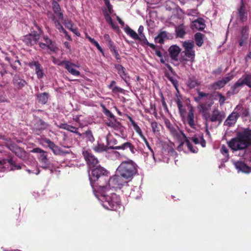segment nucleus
I'll list each match as a JSON object with an SVG mask.
<instances>
[{"mask_svg":"<svg viewBox=\"0 0 251 251\" xmlns=\"http://www.w3.org/2000/svg\"><path fill=\"white\" fill-rule=\"evenodd\" d=\"M104 3L107 8L108 11L109 13H112L113 11L112 6L110 3L109 0H103Z\"/></svg>","mask_w":251,"mask_h":251,"instance_id":"52","label":"nucleus"},{"mask_svg":"<svg viewBox=\"0 0 251 251\" xmlns=\"http://www.w3.org/2000/svg\"><path fill=\"white\" fill-rule=\"evenodd\" d=\"M108 148L104 144H98L97 146L93 148L94 150L98 152H101L104 151H106Z\"/></svg>","mask_w":251,"mask_h":251,"instance_id":"45","label":"nucleus"},{"mask_svg":"<svg viewBox=\"0 0 251 251\" xmlns=\"http://www.w3.org/2000/svg\"><path fill=\"white\" fill-rule=\"evenodd\" d=\"M238 18L242 22H246L248 18V13L246 10L245 4L242 1L238 9Z\"/></svg>","mask_w":251,"mask_h":251,"instance_id":"24","label":"nucleus"},{"mask_svg":"<svg viewBox=\"0 0 251 251\" xmlns=\"http://www.w3.org/2000/svg\"><path fill=\"white\" fill-rule=\"evenodd\" d=\"M83 155L90 168H93L97 166L99 161L90 151H83Z\"/></svg>","mask_w":251,"mask_h":251,"instance_id":"13","label":"nucleus"},{"mask_svg":"<svg viewBox=\"0 0 251 251\" xmlns=\"http://www.w3.org/2000/svg\"><path fill=\"white\" fill-rule=\"evenodd\" d=\"M52 8L54 13L56 14L60 20L63 19V14L61 11V8L59 3L55 0H53L52 2Z\"/></svg>","mask_w":251,"mask_h":251,"instance_id":"31","label":"nucleus"},{"mask_svg":"<svg viewBox=\"0 0 251 251\" xmlns=\"http://www.w3.org/2000/svg\"><path fill=\"white\" fill-rule=\"evenodd\" d=\"M43 39L45 42L44 43L47 44V49L53 52H56L58 50L55 42L51 40L47 35H44Z\"/></svg>","mask_w":251,"mask_h":251,"instance_id":"26","label":"nucleus"},{"mask_svg":"<svg viewBox=\"0 0 251 251\" xmlns=\"http://www.w3.org/2000/svg\"><path fill=\"white\" fill-rule=\"evenodd\" d=\"M165 125L169 130L170 134L174 138L177 140H179L180 139V133H181L180 131H182L179 129L178 126L176 127L168 119H166L165 120Z\"/></svg>","mask_w":251,"mask_h":251,"instance_id":"12","label":"nucleus"},{"mask_svg":"<svg viewBox=\"0 0 251 251\" xmlns=\"http://www.w3.org/2000/svg\"><path fill=\"white\" fill-rule=\"evenodd\" d=\"M107 182H108L109 186L112 188H121L126 183H127L128 181L126 180L120 175H115L113 176L110 178H108Z\"/></svg>","mask_w":251,"mask_h":251,"instance_id":"9","label":"nucleus"},{"mask_svg":"<svg viewBox=\"0 0 251 251\" xmlns=\"http://www.w3.org/2000/svg\"><path fill=\"white\" fill-rule=\"evenodd\" d=\"M166 34L165 32L160 33L154 39L155 43L162 44L164 42V38L166 37Z\"/></svg>","mask_w":251,"mask_h":251,"instance_id":"44","label":"nucleus"},{"mask_svg":"<svg viewBox=\"0 0 251 251\" xmlns=\"http://www.w3.org/2000/svg\"><path fill=\"white\" fill-rule=\"evenodd\" d=\"M143 31H144V26L143 25H140L139 28H138V35H143L144 33H143Z\"/></svg>","mask_w":251,"mask_h":251,"instance_id":"64","label":"nucleus"},{"mask_svg":"<svg viewBox=\"0 0 251 251\" xmlns=\"http://www.w3.org/2000/svg\"><path fill=\"white\" fill-rule=\"evenodd\" d=\"M86 37L87 39L89 40V41L93 45H94L96 47L98 45V42L96 41L94 38H91L88 35H86Z\"/></svg>","mask_w":251,"mask_h":251,"instance_id":"56","label":"nucleus"},{"mask_svg":"<svg viewBox=\"0 0 251 251\" xmlns=\"http://www.w3.org/2000/svg\"><path fill=\"white\" fill-rule=\"evenodd\" d=\"M249 28L248 26L245 25L242 28L241 31V36L239 41V45L242 47L246 43L249 37Z\"/></svg>","mask_w":251,"mask_h":251,"instance_id":"25","label":"nucleus"},{"mask_svg":"<svg viewBox=\"0 0 251 251\" xmlns=\"http://www.w3.org/2000/svg\"><path fill=\"white\" fill-rule=\"evenodd\" d=\"M228 145L233 151H244V153L241 156L246 159L248 154L251 155V151L248 149V147L251 145V129L245 128L243 131L237 132L236 136L228 142Z\"/></svg>","mask_w":251,"mask_h":251,"instance_id":"1","label":"nucleus"},{"mask_svg":"<svg viewBox=\"0 0 251 251\" xmlns=\"http://www.w3.org/2000/svg\"><path fill=\"white\" fill-rule=\"evenodd\" d=\"M111 13H109V12L106 11V10L105 11V12H104V18L105 19V21H106V22L109 24L110 23H111L112 21H113L111 17H110V14Z\"/></svg>","mask_w":251,"mask_h":251,"instance_id":"50","label":"nucleus"},{"mask_svg":"<svg viewBox=\"0 0 251 251\" xmlns=\"http://www.w3.org/2000/svg\"><path fill=\"white\" fill-rule=\"evenodd\" d=\"M103 205L108 210H117L121 205L120 199L116 194L113 193L111 196L106 198V200L103 202Z\"/></svg>","mask_w":251,"mask_h":251,"instance_id":"7","label":"nucleus"},{"mask_svg":"<svg viewBox=\"0 0 251 251\" xmlns=\"http://www.w3.org/2000/svg\"><path fill=\"white\" fill-rule=\"evenodd\" d=\"M168 52L171 59L173 60L177 61L178 60V55L180 52V49L176 45H173L169 48Z\"/></svg>","mask_w":251,"mask_h":251,"instance_id":"27","label":"nucleus"},{"mask_svg":"<svg viewBox=\"0 0 251 251\" xmlns=\"http://www.w3.org/2000/svg\"><path fill=\"white\" fill-rule=\"evenodd\" d=\"M115 68L117 71L118 74L120 77L123 79L126 83L129 80V76L126 72V69L122 65L117 64L114 65Z\"/></svg>","mask_w":251,"mask_h":251,"instance_id":"21","label":"nucleus"},{"mask_svg":"<svg viewBox=\"0 0 251 251\" xmlns=\"http://www.w3.org/2000/svg\"><path fill=\"white\" fill-rule=\"evenodd\" d=\"M48 126L47 123L39 118L36 120L33 127V131L37 134H39L40 131L46 129Z\"/></svg>","mask_w":251,"mask_h":251,"instance_id":"20","label":"nucleus"},{"mask_svg":"<svg viewBox=\"0 0 251 251\" xmlns=\"http://www.w3.org/2000/svg\"><path fill=\"white\" fill-rule=\"evenodd\" d=\"M151 126L152 129V131L154 133L158 132L159 131V127L158 125V123L156 122H152L151 123Z\"/></svg>","mask_w":251,"mask_h":251,"instance_id":"48","label":"nucleus"},{"mask_svg":"<svg viewBox=\"0 0 251 251\" xmlns=\"http://www.w3.org/2000/svg\"><path fill=\"white\" fill-rule=\"evenodd\" d=\"M111 52H112L113 55L115 56V57L117 60H120L121 59L120 56L116 49L114 50H113V51Z\"/></svg>","mask_w":251,"mask_h":251,"instance_id":"60","label":"nucleus"},{"mask_svg":"<svg viewBox=\"0 0 251 251\" xmlns=\"http://www.w3.org/2000/svg\"><path fill=\"white\" fill-rule=\"evenodd\" d=\"M112 92L114 93H122L124 92V89L118 87V86H114L112 89Z\"/></svg>","mask_w":251,"mask_h":251,"instance_id":"54","label":"nucleus"},{"mask_svg":"<svg viewBox=\"0 0 251 251\" xmlns=\"http://www.w3.org/2000/svg\"><path fill=\"white\" fill-rule=\"evenodd\" d=\"M246 85L251 89V73L244 74L230 88V93L232 95L237 94L240 88Z\"/></svg>","mask_w":251,"mask_h":251,"instance_id":"5","label":"nucleus"},{"mask_svg":"<svg viewBox=\"0 0 251 251\" xmlns=\"http://www.w3.org/2000/svg\"><path fill=\"white\" fill-rule=\"evenodd\" d=\"M204 35L200 32L196 33L194 35V38L196 45L198 47H201L203 43Z\"/></svg>","mask_w":251,"mask_h":251,"instance_id":"37","label":"nucleus"},{"mask_svg":"<svg viewBox=\"0 0 251 251\" xmlns=\"http://www.w3.org/2000/svg\"><path fill=\"white\" fill-rule=\"evenodd\" d=\"M34 25L39 31V33L37 31H33L31 33L27 34L22 38V41L27 46H33L36 44L40 39V34L42 32V30L40 27L34 23Z\"/></svg>","mask_w":251,"mask_h":251,"instance_id":"6","label":"nucleus"},{"mask_svg":"<svg viewBox=\"0 0 251 251\" xmlns=\"http://www.w3.org/2000/svg\"><path fill=\"white\" fill-rule=\"evenodd\" d=\"M187 123L189 126L192 128H195L196 123L194 121V114L193 107H191L187 116Z\"/></svg>","mask_w":251,"mask_h":251,"instance_id":"30","label":"nucleus"},{"mask_svg":"<svg viewBox=\"0 0 251 251\" xmlns=\"http://www.w3.org/2000/svg\"><path fill=\"white\" fill-rule=\"evenodd\" d=\"M222 72V67H219L217 69L214 70L212 72V74L215 75H220Z\"/></svg>","mask_w":251,"mask_h":251,"instance_id":"59","label":"nucleus"},{"mask_svg":"<svg viewBox=\"0 0 251 251\" xmlns=\"http://www.w3.org/2000/svg\"><path fill=\"white\" fill-rule=\"evenodd\" d=\"M182 98H175V101L176 102L178 108L179 112L181 115H183L185 113V109L183 107L182 104Z\"/></svg>","mask_w":251,"mask_h":251,"instance_id":"38","label":"nucleus"},{"mask_svg":"<svg viewBox=\"0 0 251 251\" xmlns=\"http://www.w3.org/2000/svg\"><path fill=\"white\" fill-rule=\"evenodd\" d=\"M198 95L202 99L203 97H207L208 96V93H205L204 92H201L200 90L198 91Z\"/></svg>","mask_w":251,"mask_h":251,"instance_id":"63","label":"nucleus"},{"mask_svg":"<svg viewBox=\"0 0 251 251\" xmlns=\"http://www.w3.org/2000/svg\"><path fill=\"white\" fill-rule=\"evenodd\" d=\"M102 107V111L104 114L109 119L108 120H114L116 119L115 116L108 109L106 108L105 106L102 104L101 105Z\"/></svg>","mask_w":251,"mask_h":251,"instance_id":"41","label":"nucleus"},{"mask_svg":"<svg viewBox=\"0 0 251 251\" xmlns=\"http://www.w3.org/2000/svg\"><path fill=\"white\" fill-rule=\"evenodd\" d=\"M119 174L127 181H130L137 172L135 164L131 160L123 161L117 169Z\"/></svg>","mask_w":251,"mask_h":251,"instance_id":"3","label":"nucleus"},{"mask_svg":"<svg viewBox=\"0 0 251 251\" xmlns=\"http://www.w3.org/2000/svg\"><path fill=\"white\" fill-rule=\"evenodd\" d=\"M220 151L226 157L228 158V150L225 146H223L221 149Z\"/></svg>","mask_w":251,"mask_h":251,"instance_id":"51","label":"nucleus"},{"mask_svg":"<svg viewBox=\"0 0 251 251\" xmlns=\"http://www.w3.org/2000/svg\"><path fill=\"white\" fill-rule=\"evenodd\" d=\"M242 115L244 117H247L250 115L249 109L243 108L242 109Z\"/></svg>","mask_w":251,"mask_h":251,"instance_id":"58","label":"nucleus"},{"mask_svg":"<svg viewBox=\"0 0 251 251\" xmlns=\"http://www.w3.org/2000/svg\"><path fill=\"white\" fill-rule=\"evenodd\" d=\"M225 85V83L224 82L223 79H221L214 82L212 85V88L214 90L220 89L224 87Z\"/></svg>","mask_w":251,"mask_h":251,"instance_id":"42","label":"nucleus"},{"mask_svg":"<svg viewBox=\"0 0 251 251\" xmlns=\"http://www.w3.org/2000/svg\"><path fill=\"white\" fill-rule=\"evenodd\" d=\"M64 65L65 68L72 75L75 76L80 75V73L74 68V67H78L75 64L67 60H63L58 64V65Z\"/></svg>","mask_w":251,"mask_h":251,"instance_id":"17","label":"nucleus"},{"mask_svg":"<svg viewBox=\"0 0 251 251\" xmlns=\"http://www.w3.org/2000/svg\"><path fill=\"white\" fill-rule=\"evenodd\" d=\"M4 140L5 141V146L9 150L11 149V148L10 147L11 145L13 146L16 145V144L13 142L10 138H6Z\"/></svg>","mask_w":251,"mask_h":251,"instance_id":"47","label":"nucleus"},{"mask_svg":"<svg viewBox=\"0 0 251 251\" xmlns=\"http://www.w3.org/2000/svg\"><path fill=\"white\" fill-rule=\"evenodd\" d=\"M125 32L132 39L136 40L138 39V34L132 29L128 25H126L124 29Z\"/></svg>","mask_w":251,"mask_h":251,"instance_id":"36","label":"nucleus"},{"mask_svg":"<svg viewBox=\"0 0 251 251\" xmlns=\"http://www.w3.org/2000/svg\"><path fill=\"white\" fill-rule=\"evenodd\" d=\"M10 63L11 64V66L12 68L16 70L17 69V67L16 66V63H18L19 65H21V62L19 60H16L13 64H12L10 62Z\"/></svg>","mask_w":251,"mask_h":251,"instance_id":"62","label":"nucleus"},{"mask_svg":"<svg viewBox=\"0 0 251 251\" xmlns=\"http://www.w3.org/2000/svg\"><path fill=\"white\" fill-rule=\"evenodd\" d=\"M225 117L226 114L224 112L215 108L211 114L208 115L207 120L211 122H218L219 124H221Z\"/></svg>","mask_w":251,"mask_h":251,"instance_id":"10","label":"nucleus"},{"mask_svg":"<svg viewBox=\"0 0 251 251\" xmlns=\"http://www.w3.org/2000/svg\"><path fill=\"white\" fill-rule=\"evenodd\" d=\"M200 82L194 77L189 78L187 81V86L190 89L194 88L195 87L200 85Z\"/></svg>","mask_w":251,"mask_h":251,"instance_id":"39","label":"nucleus"},{"mask_svg":"<svg viewBox=\"0 0 251 251\" xmlns=\"http://www.w3.org/2000/svg\"><path fill=\"white\" fill-rule=\"evenodd\" d=\"M192 26L197 30H202L205 27L204 20L202 18H198L193 22Z\"/></svg>","mask_w":251,"mask_h":251,"instance_id":"29","label":"nucleus"},{"mask_svg":"<svg viewBox=\"0 0 251 251\" xmlns=\"http://www.w3.org/2000/svg\"><path fill=\"white\" fill-rule=\"evenodd\" d=\"M234 77V75H231L229 76L224 77L222 79L224 81V82L225 83V84H226L227 83H228L230 80H231Z\"/></svg>","mask_w":251,"mask_h":251,"instance_id":"55","label":"nucleus"},{"mask_svg":"<svg viewBox=\"0 0 251 251\" xmlns=\"http://www.w3.org/2000/svg\"><path fill=\"white\" fill-rule=\"evenodd\" d=\"M83 138H85L87 141L93 143L95 141V138L93 135L92 132L90 130L86 131L84 133L81 134Z\"/></svg>","mask_w":251,"mask_h":251,"instance_id":"40","label":"nucleus"},{"mask_svg":"<svg viewBox=\"0 0 251 251\" xmlns=\"http://www.w3.org/2000/svg\"><path fill=\"white\" fill-rule=\"evenodd\" d=\"M8 164L11 166V170L14 171L16 170H20L23 168H25L26 166L24 164H17L12 158H9L6 160Z\"/></svg>","mask_w":251,"mask_h":251,"instance_id":"32","label":"nucleus"},{"mask_svg":"<svg viewBox=\"0 0 251 251\" xmlns=\"http://www.w3.org/2000/svg\"><path fill=\"white\" fill-rule=\"evenodd\" d=\"M31 151L38 154L37 158L41 164L42 168L45 169L50 168V159L48 158V152L40 148H33Z\"/></svg>","mask_w":251,"mask_h":251,"instance_id":"8","label":"nucleus"},{"mask_svg":"<svg viewBox=\"0 0 251 251\" xmlns=\"http://www.w3.org/2000/svg\"><path fill=\"white\" fill-rule=\"evenodd\" d=\"M43 143L48 145V147L51 150L55 155H61L65 153L60 148L55 145L50 139L47 138H43L42 139Z\"/></svg>","mask_w":251,"mask_h":251,"instance_id":"16","label":"nucleus"},{"mask_svg":"<svg viewBox=\"0 0 251 251\" xmlns=\"http://www.w3.org/2000/svg\"><path fill=\"white\" fill-rule=\"evenodd\" d=\"M136 40L142 41L143 42V43L145 45L148 42V40L147 39V38L144 34H143V35H142L141 36L138 35V39H136Z\"/></svg>","mask_w":251,"mask_h":251,"instance_id":"53","label":"nucleus"},{"mask_svg":"<svg viewBox=\"0 0 251 251\" xmlns=\"http://www.w3.org/2000/svg\"><path fill=\"white\" fill-rule=\"evenodd\" d=\"M26 65L31 69H34L38 79H41L44 76L43 68L39 61H32L27 63Z\"/></svg>","mask_w":251,"mask_h":251,"instance_id":"11","label":"nucleus"},{"mask_svg":"<svg viewBox=\"0 0 251 251\" xmlns=\"http://www.w3.org/2000/svg\"><path fill=\"white\" fill-rule=\"evenodd\" d=\"M167 78L172 82L176 90H178V81L170 75L168 76Z\"/></svg>","mask_w":251,"mask_h":251,"instance_id":"46","label":"nucleus"},{"mask_svg":"<svg viewBox=\"0 0 251 251\" xmlns=\"http://www.w3.org/2000/svg\"><path fill=\"white\" fill-rule=\"evenodd\" d=\"M12 83L16 90L22 89L25 85L27 84V82L20 76L19 75H15L12 78Z\"/></svg>","mask_w":251,"mask_h":251,"instance_id":"15","label":"nucleus"},{"mask_svg":"<svg viewBox=\"0 0 251 251\" xmlns=\"http://www.w3.org/2000/svg\"><path fill=\"white\" fill-rule=\"evenodd\" d=\"M109 25H110L111 26V27L114 30H116V31H119L120 30V29H119V26L116 25L115 24V23H114L113 21H112L111 23H110L108 24Z\"/></svg>","mask_w":251,"mask_h":251,"instance_id":"61","label":"nucleus"},{"mask_svg":"<svg viewBox=\"0 0 251 251\" xmlns=\"http://www.w3.org/2000/svg\"><path fill=\"white\" fill-rule=\"evenodd\" d=\"M108 46L111 51H113V50L116 49L113 42L111 40L108 42Z\"/></svg>","mask_w":251,"mask_h":251,"instance_id":"57","label":"nucleus"},{"mask_svg":"<svg viewBox=\"0 0 251 251\" xmlns=\"http://www.w3.org/2000/svg\"><path fill=\"white\" fill-rule=\"evenodd\" d=\"M218 95L219 97V102L221 106L223 105L226 100V97L221 93H218Z\"/></svg>","mask_w":251,"mask_h":251,"instance_id":"49","label":"nucleus"},{"mask_svg":"<svg viewBox=\"0 0 251 251\" xmlns=\"http://www.w3.org/2000/svg\"><path fill=\"white\" fill-rule=\"evenodd\" d=\"M10 147L11 148L10 150L19 158L24 161L28 158V153L24 149L20 147L16 144L13 146L11 145Z\"/></svg>","mask_w":251,"mask_h":251,"instance_id":"14","label":"nucleus"},{"mask_svg":"<svg viewBox=\"0 0 251 251\" xmlns=\"http://www.w3.org/2000/svg\"><path fill=\"white\" fill-rule=\"evenodd\" d=\"M233 164L238 171L247 174L251 172V168L243 161H235L233 163Z\"/></svg>","mask_w":251,"mask_h":251,"instance_id":"23","label":"nucleus"},{"mask_svg":"<svg viewBox=\"0 0 251 251\" xmlns=\"http://www.w3.org/2000/svg\"><path fill=\"white\" fill-rule=\"evenodd\" d=\"M195 57V51L194 50H184L181 53L180 61H194Z\"/></svg>","mask_w":251,"mask_h":251,"instance_id":"18","label":"nucleus"},{"mask_svg":"<svg viewBox=\"0 0 251 251\" xmlns=\"http://www.w3.org/2000/svg\"><path fill=\"white\" fill-rule=\"evenodd\" d=\"M176 37L183 38L186 34L185 29L183 24L178 25L175 30Z\"/></svg>","mask_w":251,"mask_h":251,"instance_id":"33","label":"nucleus"},{"mask_svg":"<svg viewBox=\"0 0 251 251\" xmlns=\"http://www.w3.org/2000/svg\"><path fill=\"white\" fill-rule=\"evenodd\" d=\"M49 94L46 92L40 93L37 95L38 102L42 104H46L48 100Z\"/></svg>","mask_w":251,"mask_h":251,"instance_id":"35","label":"nucleus"},{"mask_svg":"<svg viewBox=\"0 0 251 251\" xmlns=\"http://www.w3.org/2000/svg\"><path fill=\"white\" fill-rule=\"evenodd\" d=\"M239 114L237 111H233L226 118L224 125L229 127L234 125L239 117Z\"/></svg>","mask_w":251,"mask_h":251,"instance_id":"22","label":"nucleus"},{"mask_svg":"<svg viewBox=\"0 0 251 251\" xmlns=\"http://www.w3.org/2000/svg\"><path fill=\"white\" fill-rule=\"evenodd\" d=\"M180 132L182 135L183 138L185 139V143L190 151L192 153H197L198 152V149L197 148L193 147L192 144L191 143L190 141L183 131H180Z\"/></svg>","mask_w":251,"mask_h":251,"instance_id":"34","label":"nucleus"},{"mask_svg":"<svg viewBox=\"0 0 251 251\" xmlns=\"http://www.w3.org/2000/svg\"><path fill=\"white\" fill-rule=\"evenodd\" d=\"M183 47L184 50H194V43L191 40L185 41L183 43Z\"/></svg>","mask_w":251,"mask_h":251,"instance_id":"43","label":"nucleus"},{"mask_svg":"<svg viewBox=\"0 0 251 251\" xmlns=\"http://www.w3.org/2000/svg\"><path fill=\"white\" fill-rule=\"evenodd\" d=\"M108 172L104 168L98 166L92 168L91 173L89 175L91 183L97 182L100 187H104L107 184Z\"/></svg>","mask_w":251,"mask_h":251,"instance_id":"2","label":"nucleus"},{"mask_svg":"<svg viewBox=\"0 0 251 251\" xmlns=\"http://www.w3.org/2000/svg\"><path fill=\"white\" fill-rule=\"evenodd\" d=\"M111 136V134L110 132H109L106 136V140L107 142V145H109L110 146L108 148V149H113V150H125L128 148L131 151V153L134 154L135 152L137 151L135 146L129 142H126L121 145L116 146L118 144L117 140L113 138L110 140V137Z\"/></svg>","mask_w":251,"mask_h":251,"instance_id":"4","label":"nucleus"},{"mask_svg":"<svg viewBox=\"0 0 251 251\" xmlns=\"http://www.w3.org/2000/svg\"><path fill=\"white\" fill-rule=\"evenodd\" d=\"M106 124L114 130L119 131L122 135L124 134L125 127L122 125L120 122L117 120L116 118L114 120H108Z\"/></svg>","mask_w":251,"mask_h":251,"instance_id":"19","label":"nucleus"},{"mask_svg":"<svg viewBox=\"0 0 251 251\" xmlns=\"http://www.w3.org/2000/svg\"><path fill=\"white\" fill-rule=\"evenodd\" d=\"M57 126L60 128L64 129L70 132L75 133L80 136L82 135V134L78 132L77 128L72 126L69 125L66 123L61 124Z\"/></svg>","mask_w":251,"mask_h":251,"instance_id":"28","label":"nucleus"}]
</instances>
